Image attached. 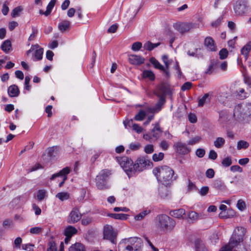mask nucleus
Masks as SVG:
<instances>
[{"instance_id": "1", "label": "nucleus", "mask_w": 251, "mask_h": 251, "mask_svg": "<svg viewBox=\"0 0 251 251\" xmlns=\"http://www.w3.org/2000/svg\"><path fill=\"white\" fill-rule=\"evenodd\" d=\"M143 242L141 238L134 237L125 238L119 246V251H141Z\"/></svg>"}, {"instance_id": "2", "label": "nucleus", "mask_w": 251, "mask_h": 251, "mask_svg": "<svg viewBox=\"0 0 251 251\" xmlns=\"http://www.w3.org/2000/svg\"><path fill=\"white\" fill-rule=\"evenodd\" d=\"M245 229L243 227L237 226L234 229L228 244L225 246L222 251H231L235 247L243 241L245 234Z\"/></svg>"}, {"instance_id": "3", "label": "nucleus", "mask_w": 251, "mask_h": 251, "mask_svg": "<svg viewBox=\"0 0 251 251\" xmlns=\"http://www.w3.org/2000/svg\"><path fill=\"white\" fill-rule=\"evenodd\" d=\"M153 173L158 181L166 185L172 180L174 172L169 167L164 166L155 168L153 170Z\"/></svg>"}, {"instance_id": "4", "label": "nucleus", "mask_w": 251, "mask_h": 251, "mask_svg": "<svg viewBox=\"0 0 251 251\" xmlns=\"http://www.w3.org/2000/svg\"><path fill=\"white\" fill-rule=\"evenodd\" d=\"M156 220L157 227L161 231H171L176 226L175 221L165 214L158 215Z\"/></svg>"}, {"instance_id": "5", "label": "nucleus", "mask_w": 251, "mask_h": 251, "mask_svg": "<svg viewBox=\"0 0 251 251\" xmlns=\"http://www.w3.org/2000/svg\"><path fill=\"white\" fill-rule=\"evenodd\" d=\"M234 116L238 120L244 119L251 115V104H238L234 109Z\"/></svg>"}, {"instance_id": "6", "label": "nucleus", "mask_w": 251, "mask_h": 251, "mask_svg": "<svg viewBox=\"0 0 251 251\" xmlns=\"http://www.w3.org/2000/svg\"><path fill=\"white\" fill-rule=\"evenodd\" d=\"M121 167L123 168L127 175L129 176L134 174L133 161L126 156L117 157Z\"/></svg>"}, {"instance_id": "7", "label": "nucleus", "mask_w": 251, "mask_h": 251, "mask_svg": "<svg viewBox=\"0 0 251 251\" xmlns=\"http://www.w3.org/2000/svg\"><path fill=\"white\" fill-rule=\"evenodd\" d=\"M249 10L247 0H238L234 5V10L237 15L243 16L247 14Z\"/></svg>"}, {"instance_id": "8", "label": "nucleus", "mask_w": 251, "mask_h": 251, "mask_svg": "<svg viewBox=\"0 0 251 251\" xmlns=\"http://www.w3.org/2000/svg\"><path fill=\"white\" fill-rule=\"evenodd\" d=\"M110 175V171L107 169H104L101 170L96 176V180L97 186L99 189H103L107 188L106 183V179Z\"/></svg>"}, {"instance_id": "9", "label": "nucleus", "mask_w": 251, "mask_h": 251, "mask_svg": "<svg viewBox=\"0 0 251 251\" xmlns=\"http://www.w3.org/2000/svg\"><path fill=\"white\" fill-rule=\"evenodd\" d=\"M173 27L179 33L183 34L196 28V25L192 23L177 22L174 24Z\"/></svg>"}, {"instance_id": "10", "label": "nucleus", "mask_w": 251, "mask_h": 251, "mask_svg": "<svg viewBox=\"0 0 251 251\" xmlns=\"http://www.w3.org/2000/svg\"><path fill=\"white\" fill-rule=\"evenodd\" d=\"M172 89L168 83H161L156 88L155 94L158 97H164L166 99L167 95H171Z\"/></svg>"}, {"instance_id": "11", "label": "nucleus", "mask_w": 251, "mask_h": 251, "mask_svg": "<svg viewBox=\"0 0 251 251\" xmlns=\"http://www.w3.org/2000/svg\"><path fill=\"white\" fill-rule=\"evenodd\" d=\"M103 236L104 239L109 240L111 243H116L117 233L111 226L107 225L104 226Z\"/></svg>"}, {"instance_id": "12", "label": "nucleus", "mask_w": 251, "mask_h": 251, "mask_svg": "<svg viewBox=\"0 0 251 251\" xmlns=\"http://www.w3.org/2000/svg\"><path fill=\"white\" fill-rule=\"evenodd\" d=\"M150 166V161L146 160L145 158H140L137 159L136 163L134 164L133 168L134 169V174L135 172L142 171L147 168V166Z\"/></svg>"}, {"instance_id": "13", "label": "nucleus", "mask_w": 251, "mask_h": 251, "mask_svg": "<svg viewBox=\"0 0 251 251\" xmlns=\"http://www.w3.org/2000/svg\"><path fill=\"white\" fill-rule=\"evenodd\" d=\"M82 215L77 207H74L71 211L68 218L67 222L73 224L77 223L81 218Z\"/></svg>"}, {"instance_id": "14", "label": "nucleus", "mask_w": 251, "mask_h": 251, "mask_svg": "<svg viewBox=\"0 0 251 251\" xmlns=\"http://www.w3.org/2000/svg\"><path fill=\"white\" fill-rule=\"evenodd\" d=\"M70 172V170L69 167H65L62 170L60 171L58 173L54 174L51 176L50 178V180H54L57 177L63 176L62 181L59 183V187H61L64 184L65 180L67 178V175Z\"/></svg>"}, {"instance_id": "15", "label": "nucleus", "mask_w": 251, "mask_h": 251, "mask_svg": "<svg viewBox=\"0 0 251 251\" xmlns=\"http://www.w3.org/2000/svg\"><path fill=\"white\" fill-rule=\"evenodd\" d=\"M176 151L181 154H186L190 151V149L182 142H177L174 145Z\"/></svg>"}, {"instance_id": "16", "label": "nucleus", "mask_w": 251, "mask_h": 251, "mask_svg": "<svg viewBox=\"0 0 251 251\" xmlns=\"http://www.w3.org/2000/svg\"><path fill=\"white\" fill-rule=\"evenodd\" d=\"M128 60L130 64L135 65H140L144 63L145 61L144 58L134 54L129 55Z\"/></svg>"}, {"instance_id": "17", "label": "nucleus", "mask_w": 251, "mask_h": 251, "mask_svg": "<svg viewBox=\"0 0 251 251\" xmlns=\"http://www.w3.org/2000/svg\"><path fill=\"white\" fill-rule=\"evenodd\" d=\"M204 44L207 49L212 51L216 50V47L214 40L211 37H207L205 38Z\"/></svg>"}, {"instance_id": "18", "label": "nucleus", "mask_w": 251, "mask_h": 251, "mask_svg": "<svg viewBox=\"0 0 251 251\" xmlns=\"http://www.w3.org/2000/svg\"><path fill=\"white\" fill-rule=\"evenodd\" d=\"M162 132L159 123H156L151 133L153 138L157 140L161 136Z\"/></svg>"}, {"instance_id": "19", "label": "nucleus", "mask_w": 251, "mask_h": 251, "mask_svg": "<svg viewBox=\"0 0 251 251\" xmlns=\"http://www.w3.org/2000/svg\"><path fill=\"white\" fill-rule=\"evenodd\" d=\"M158 98V101L154 107L151 108V111L153 113H157L160 111L166 102V99L163 97Z\"/></svg>"}, {"instance_id": "20", "label": "nucleus", "mask_w": 251, "mask_h": 251, "mask_svg": "<svg viewBox=\"0 0 251 251\" xmlns=\"http://www.w3.org/2000/svg\"><path fill=\"white\" fill-rule=\"evenodd\" d=\"M8 93L10 97H15L19 96L20 91L16 85H12L8 87Z\"/></svg>"}, {"instance_id": "21", "label": "nucleus", "mask_w": 251, "mask_h": 251, "mask_svg": "<svg viewBox=\"0 0 251 251\" xmlns=\"http://www.w3.org/2000/svg\"><path fill=\"white\" fill-rule=\"evenodd\" d=\"M71 23L70 21L67 20H64L58 24V29L62 32H64L66 31H68L70 29Z\"/></svg>"}, {"instance_id": "22", "label": "nucleus", "mask_w": 251, "mask_h": 251, "mask_svg": "<svg viewBox=\"0 0 251 251\" xmlns=\"http://www.w3.org/2000/svg\"><path fill=\"white\" fill-rule=\"evenodd\" d=\"M185 213V210L182 208L172 210L170 212L171 216L178 219L182 218Z\"/></svg>"}, {"instance_id": "23", "label": "nucleus", "mask_w": 251, "mask_h": 251, "mask_svg": "<svg viewBox=\"0 0 251 251\" xmlns=\"http://www.w3.org/2000/svg\"><path fill=\"white\" fill-rule=\"evenodd\" d=\"M234 95L237 99L240 100H244L248 96V94L245 91L243 88H240L238 90H237L234 93Z\"/></svg>"}, {"instance_id": "24", "label": "nucleus", "mask_w": 251, "mask_h": 251, "mask_svg": "<svg viewBox=\"0 0 251 251\" xmlns=\"http://www.w3.org/2000/svg\"><path fill=\"white\" fill-rule=\"evenodd\" d=\"M77 232V230L75 227L72 226H69L65 229L64 234L66 236L72 237Z\"/></svg>"}, {"instance_id": "25", "label": "nucleus", "mask_w": 251, "mask_h": 251, "mask_svg": "<svg viewBox=\"0 0 251 251\" xmlns=\"http://www.w3.org/2000/svg\"><path fill=\"white\" fill-rule=\"evenodd\" d=\"M69 251H85V248L81 243H75L69 248Z\"/></svg>"}, {"instance_id": "26", "label": "nucleus", "mask_w": 251, "mask_h": 251, "mask_svg": "<svg viewBox=\"0 0 251 251\" xmlns=\"http://www.w3.org/2000/svg\"><path fill=\"white\" fill-rule=\"evenodd\" d=\"M11 43L9 40H6L1 45V50L5 53H8L11 50Z\"/></svg>"}, {"instance_id": "27", "label": "nucleus", "mask_w": 251, "mask_h": 251, "mask_svg": "<svg viewBox=\"0 0 251 251\" xmlns=\"http://www.w3.org/2000/svg\"><path fill=\"white\" fill-rule=\"evenodd\" d=\"M251 50V41H250L242 48L241 50L242 54L245 56L246 59H247V57Z\"/></svg>"}, {"instance_id": "28", "label": "nucleus", "mask_w": 251, "mask_h": 251, "mask_svg": "<svg viewBox=\"0 0 251 251\" xmlns=\"http://www.w3.org/2000/svg\"><path fill=\"white\" fill-rule=\"evenodd\" d=\"M209 96V94L206 93L198 101V106L202 107L208 100L210 101Z\"/></svg>"}, {"instance_id": "29", "label": "nucleus", "mask_w": 251, "mask_h": 251, "mask_svg": "<svg viewBox=\"0 0 251 251\" xmlns=\"http://www.w3.org/2000/svg\"><path fill=\"white\" fill-rule=\"evenodd\" d=\"M225 144V140L222 137H217L214 142V145L217 148H221Z\"/></svg>"}, {"instance_id": "30", "label": "nucleus", "mask_w": 251, "mask_h": 251, "mask_svg": "<svg viewBox=\"0 0 251 251\" xmlns=\"http://www.w3.org/2000/svg\"><path fill=\"white\" fill-rule=\"evenodd\" d=\"M56 2V0H51L50 1L48 4L46 11L44 13V15L46 16H48L51 13L52 9L54 6V5Z\"/></svg>"}, {"instance_id": "31", "label": "nucleus", "mask_w": 251, "mask_h": 251, "mask_svg": "<svg viewBox=\"0 0 251 251\" xmlns=\"http://www.w3.org/2000/svg\"><path fill=\"white\" fill-rule=\"evenodd\" d=\"M109 216L115 219H119V220H126L127 218L128 215L125 214L120 213V214H110Z\"/></svg>"}, {"instance_id": "32", "label": "nucleus", "mask_w": 251, "mask_h": 251, "mask_svg": "<svg viewBox=\"0 0 251 251\" xmlns=\"http://www.w3.org/2000/svg\"><path fill=\"white\" fill-rule=\"evenodd\" d=\"M159 194L162 198H165L168 195V190L167 187L162 186L159 188Z\"/></svg>"}, {"instance_id": "33", "label": "nucleus", "mask_w": 251, "mask_h": 251, "mask_svg": "<svg viewBox=\"0 0 251 251\" xmlns=\"http://www.w3.org/2000/svg\"><path fill=\"white\" fill-rule=\"evenodd\" d=\"M150 62L155 68L158 69L160 70H164V67L163 65H162L155 58H151Z\"/></svg>"}, {"instance_id": "34", "label": "nucleus", "mask_w": 251, "mask_h": 251, "mask_svg": "<svg viewBox=\"0 0 251 251\" xmlns=\"http://www.w3.org/2000/svg\"><path fill=\"white\" fill-rule=\"evenodd\" d=\"M56 197L59 199L60 201H63L69 199L70 195L68 192H60L56 194Z\"/></svg>"}, {"instance_id": "35", "label": "nucleus", "mask_w": 251, "mask_h": 251, "mask_svg": "<svg viewBox=\"0 0 251 251\" xmlns=\"http://www.w3.org/2000/svg\"><path fill=\"white\" fill-rule=\"evenodd\" d=\"M214 187L218 190L224 189L225 186L224 183L220 179H216L213 183Z\"/></svg>"}, {"instance_id": "36", "label": "nucleus", "mask_w": 251, "mask_h": 251, "mask_svg": "<svg viewBox=\"0 0 251 251\" xmlns=\"http://www.w3.org/2000/svg\"><path fill=\"white\" fill-rule=\"evenodd\" d=\"M143 76L144 78H148L151 80H153L155 78V75L153 72L149 70H146L143 72Z\"/></svg>"}, {"instance_id": "37", "label": "nucleus", "mask_w": 251, "mask_h": 251, "mask_svg": "<svg viewBox=\"0 0 251 251\" xmlns=\"http://www.w3.org/2000/svg\"><path fill=\"white\" fill-rule=\"evenodd\" d=\"M47 191L45 190H39L37 193V199L39 201H41L46 197Z\"/></svg>"}, {"instance_id": "38", "label": "nucleus", "mask_w": 251, "mask_h": 251, "mask_svg": "<svg viewBox=\"0 0 251 251\" xmlns=\"http://www.w3.org/2000/svg\"><path fill=\"white\" fill-rule=\"evenodd\" d=\"M146 115V112L144 110H141L134 117V119L136 121H142Z\"/></svg>"}, {"instance_id": "39", "label": "nucleus", "mask_w": 251, "mask_h": 251, "mask_svg": "<svg viewBox=\"0 0 251 251\" xmlns=\"http://www.w3.org/2000/svg\"><path fill=\"white\" fill-rule=\"evenodd\" d=\"M196 251H208L205 246L200 241L196 243Z\"/></svg>"}, {"instance_id": "40", "label": "nucleus", "mask_w": 251, "mask_h": 251, "mask_svg": "<svg viewBox=\"0 0 251 251\" xmlns=\"http://www.w3.org/2000/svg\"><path fill=\"white\" fill-rule=\"evenodd\" d=\"M249 146V144L245 141L241 140L239 141L237 143V149L241 150L242 149H246Z\"/></svg>"}, {"instance_id": "41", "label": "nucleus", "mask_w": 251, "mask_h": 251, "mask_svg": "<svg viewBox=\"0 0 251 251\" xmlns=\"http://www.w3.org/2000/svg\"><path fill=\"white\" fill-rule=\"evenodd\" d=\"M43 51L44 50L43 48H39L35 50L34 56L36 60H40L42 59Z\"/></svg>"}, {"instance_id": "42", "label": "nucleus", "mask_w": 251, "mask_h": 251, "mask_svg": "<svg viewBox=\"0 0 251 251\" xmlns=\"http://www.w3.org/2000/svg\"><path fill=\"white\" fill-rule=\"evenodd\" d=\"M164 154L162 152L154 153L152 155V159L154 161L157 162L162 160L164 158Z\"/></svg>"}, {"instance_id": "43", "label": "nucleus", "mask_w": 251, "mask_h": 251, "mask_svg": "<svg viewBox=\"0 0 251 251\" xmlns=\"http://www.w3.org/2000/svg\"><path fill=\"white\" fill-rule=\"evenodd\" d=\"M188 218L192 221H196L199 219V214L195 212H190L188 214Z\"/></svg>"}, {"instance_id": "44", "label": "nucleus", "mask_w": 251, "mask_h": 251, "mask_svg": "<svg viewBox=\"0 0 251 251\" xmlns=\"http://www.w3.org/2000/svg\"><path fill=\"white\" fill-rule=\"evenodd\" d=\"M23 10L21 6H18L15 8L11 12V16L12 17H16L18 16L20 13Z\"/></svg>"}, {"instance_id": "45", "label": "nucleus", "mask_w": 251, "mask_h": 251, "mask_svg": "<svg viewBox=\"0 0 251 251\" xmlns=\"http://www.w3.org/2000/svg\"><path fill=\"white\" fill-rule=\"evenodd\" d=\"M149 213L148 211L145 210L135 216L134 218L136 221H141Z\"/></svg>"}, {"instance_id": "46", "label": "nucleus", "mask_w": 251, "mask_h": 251, "mask_svg": "<svg viewBox=\"0 0 251 251\" xmlns=\"http://www.w3.org/2000/svg\"><path fill=\"white\" fill-rule=\"evenodd\" d=\"M159 146L163 150L166 151L170 146V143L168 141L163 140L161 141Z\"/></svg>"}, {"instance_id": "47", "label": "nucleus", "mask_w": 251, "mask_h": 251, "mask_svg": "<svg viewBox=\"0 0 251 251\" xmlns=\"http://www.w3.org/2000/svg\"><path fill=\"white\" fill-rule=\"evenodd\" d=\"M237 208L241 211L244 210L246 208V203L242 200H239L237 203Z\"/></svg>"}, {"instance_id": "48", "label": "nucleus", "mask_w": 251, "mask_h": 251, "mask_svg": "<svg viewBox=\"0 0 251 251\" xmlns=\"http://www.w3.org/2000/svg\"><path fill=\"white\" fill-rule=\"evenodd\" d=\"M231 164V159L229 157L224 158L222 162V165L226 167L229 166Z\"/></svg>"}, {"instance_id": "49", "label": "nucleus", "mask_w": 251, "mask_h": 251, "mask_svg": "<svg viewBox=\"0 0 251 251\" xmlns=\"http://www.w3.org/2000/svg\"><path fill=\"white\" fill-rule=\"evenodd\" d=\"M42 231L40 227H34L30 229V233L32 234H39Z\"/></svg>"}, {"instance_id": "50", "label": "nucleus", "mask_w": 251, "mask_h": 251, "mask_svg": "<svg viewBox=\"0 0 251 251\" xmlns=\"http://www.w3.org/2000/svg\"><path fill=\"white\" fill-rule=\"evenodd\" d=\"M228 51L226 49H222L219 52L220 58L221 59H224L227 57Z\"/></svg>"}, {"instance_id": "51", "label": "nucleus", "mask_w": 251, "mask_h": 251, "mask_svg": "<svg viewBox=\"0 0 251 251\" xmlns=\"http://www.w3.org/2000/svg\"><path fill=\"white\" fill-rule=\"evenodd\" d=\"M211 242L216 243L219 240V235L217 232H214L210 236Z\"/></svg>"}, {"instance_id": "52", "label": "nucleus", "mask_w": 251, "mask_h": 251, "mask_svg": "<svg viewBox=\"0 0 251 251\" xmlns=\"http://www.w3.org/2000/svg\"><path fill=\"white\" fill-rule=\"evenodd\" d=\"M142 44L141 42H137L134 43L132 45V50L134 51H138L142 48Z\"/></svg>"}, {"instance_id": "53", "label": "nucleus", "mask_w": 251, "mask_h": 251, "mask_svg": "<svg viewBox=\"0 0 251 251\" xmlns=\"http://www.w3.org/2000/svg\"><path fill=\"white\" fill-rule=\"evenodd\" d=\"M32 32L29 36L28 38L29 41H33L34 40L35 37L36 36L37 33H38V30L35 27H32Z\"/></svg>"}, {"instance_id": "54", "label": "nucleus", "mask_w": 251, "mask_h": 251, "mask_svg": "<svg viewBox=\"0 0 251 251\" xmlns=\"http://www.w3.org/2000/svg\"><path fill=\"white\" fill-rule=\"evenodd\" d=\"M209 192V187L208 186H203L200 190V194L202 196L206 195Z\"/></svg>"}, {"instance_id": "55", "label": "nucleus", "mask_w": 251, "mask_h": 251, "mask_svg": "<svg viewBox=\"0 0 251 251\" xmlns=\"http://www.w3.org/2000/svg\"><path fill=\"white\" fill-rule=\"evenodd\" d=\"M144 151L146 153H151L153 152V146L152 145H147L145 147Z\"/></svg>"}, {"instance_id": "56", "label": "nucleus", "mask_w": 251, "mask_h": 251, "mask_svg": "<svg viewBox=\"0 0 251 251\" xmlns=\"http://www.w3.org/2000/svg\"><path fill=\"white\" fill-rule=\"evenodd\" d=\"M201 140V137H200L199 136H196V137L192 138L188 141V144L191 145H194L196 143L199 142Z\"/></svg>"}, {"instance_id": "57", "label": "nucleus", "mask_w": 251, "mask_h": 251, "mask_svg": "<svg viewBox=\"0 0 251 251\" xmlns=\"http://www.w3.org/2000/svg\"><path fill=\"white\" fill-rule=\"evenodd\" d=\"M33 247L34 245L31 244H23L22 245V249L27 251H34Z\"/></svg>"}, {"instance_id": "58", "label": "nucleus", "mask_w": 251, "mask_h": 251, "mask_svg": "<svg viewBox=\"0 0 251 251\" xmlns=\"http://www.w3.org/2000/svg\"><path fill=\"white\" fill-rule=\"evenodd\" d=\"M205 154V151L203 149H198L196 151V155L200 158L203 157Z\"/></svg>"}, {"instance_id": "59", "label": "nucleus", "mask_w": 251, "mask_h": 251, "mask_svg": "<svg viewBox=\"0 0 251 251\" xmlns=\"http://www.w3.org/2000/svg\"><path fill=\"white\" fill-rule=\"evenodd\" d=\"M192 86V84L190 82H186L184 83L181 86V90L183 91L189 90Z\"/></svg>"}, {"instance_id": "60", "label": "nucleus", "mask_w": 251, "mask_h": 251, "mask_svg": "<svg viewBox=\"0 0 251 251\" xmlns=\"http://www.w3.org/2000/svg\"><path fill=\"white\" fill-rule=\"evenodd\" d=\"M215 175V172L213 169H208L205 175L207 177L209 178H212L214 177Z\"/></svg>"}, {"instance_id": "61", "label": "nucleus", "mask_w": 251, "mask_h": 251, "mask_svg": "<svg viewBox=\"0 0 251 251\" xmlns=\"http://www.w3.org/2000/svg\"><path fill=\"white\" fill-rule=\"evenodd\" d=\"M144 48L148 50L151 51L153 49V43L150 41H148L144 45Z\"/></svg>"}, {"instance_id": "62", "label": "nucleus", "mask_w": 251, "mask_h": 251, "mask_svg": "<svg viewBox=\"0 0 251 251\" xmlns=\"http://www.w3.org/2000/svg\"><path fill=\"white\" fill-rule=\"evenodd\" d=\"M223 19V17L222 16L220 17L218 19H217L216 21H213L211 23V26L213 27H217L219 25H220L221 23L222 22V21Z\"/></svg>"}, {"instance_id": "63", "label": "nucleus", "mask_w": 251, "mask_h": 251, "mask_svg": "<svg viewBox=\"0 0 251 251\" xmlns=\"http://www.w3.org/2000/svg\"><path fill=\"white\" fill-rule=\"evenodd\" d=\"M118 25L117 24H114L110 26L107 30V32L109 33H115L118 28Z\"/></svg>"}, {"instance_id": "64", "label": "nucleus", "mask_w": 251, "mask_h": 251, "mask_svg": "<svg viewBox=\"0 0 251 251\" xmlns=\"http://www.w3.org/2000/svg\"><path fill=\"white\" fill-rule=\"evenodd\" d=\"M50 247L48 249L47 251H57V248L54 242L49 243Z\"/></svg>"}]
</instances>
